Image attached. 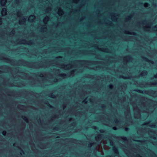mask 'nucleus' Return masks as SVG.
<instances>
[{
    "label": "nucleus",
    "instance_id": "1",
    "mask_svg": "<svg viewBox=\"0 0 157 157\" xmlns=\"http://www.w3.org/2000/svg\"><path fill=\"white\" fill-rule=\"evenodd\" d=\"M151 85L155 86H157V80H154L151 82Z\"/></svg>",
    "mask_w": 157,
    "mask_h": 157
},
{
    "label": "nucleus",
    "instance_id": "41",
    "mask_svg": "<svg viewBox=\"0 0 157 157\" xmlns=\"http://www.w3.org/2000/svg\"><path fill=\"white\" fill-rule=\"evenodd\" d=\"M147 100H148V101L149 100V99L148 98V99H147Z\"/></svg>",
    "mask_w": 157,
    "mask_h": 157
},
{
    "label": "nucleus",
    "instance_id": "38",
    "mask_svg": "<svg viewBox=\"0 0 157 157\" xmlns=\"http://www.w3.org/2000/svg\"><path fill=\"white\" fill-rule=\"evenodd\" d=\"M56 127L55 128H54L53 129H56Z\"/></svg>",
    "mask_w": 157,
    "mask_h": 157
},
{
    "label": "nucleus",
    "instance_id": "28",
    "mask_svg": "<svg viewBox=\"0 0 157 157\" xmlns=\"http://www.w3.org/2000/svg\"><path fill=\"white\" fill-rule=\"evenodd\" d=\"M92 144H91V143L89 144V146L90 147H91V145H92Z\"/></svg>",
    "mask_w": 157,
    "mask_h": 157
},
{
    "label": "nucleus",
    "instance_id": "56",
    "mask_svg": "<svg viewBox=\"0 0 157 157\" xmlns=\"http://www.w3.org/2000/svg\"><path fill=\"white\" fill-rule=\"evenodd\" d=\"M147 85H148V84H147Z\"/></svg>",
    "mask_w": 157,
    "mask_h": 157
},
{
    "label": "nucleus",
    "instance_id": "49",
    "mask_svg": "<svg viewBox=\"0 0 157 157\" xmlns=\"http://www.w3.org/2000/svg\"><path fill=\"white\" fill-rule=\"evenodd\" d=\"M156 35L157 36V33L156 34Z\"/></svg>",
    "mask_w": 157,
    "mask_h": 157
},
{
    "label": "nucleus",
    "instance_id": "18",
    "mask_svg": "<svg viewBox=\"0 0 157 157\" xmlns=\"http://www.w3.org/2000/svg\"><path fill=\"white\" fill-rule=\"evenodd\" d=\"M147 105H148V117L149 116V112H148V107H149V105L148 103Z\"/></svg>",
    "mask_w": 157,
    "mask_h": 157
},
{
    "label": "nucleus",
    "instance_id": "55",
    "mask_svg": "<svg viewBox=\"0 0 157 157\" xmlns=\"http://www.w3.org/2000/svg\"><path fill=\"white\" fill-rule=\"evenodd\" d=\"M147 155H148V154Z\"/></svg>",
    "mask_w": 157,
    "mask_h": 157
},
{
    "label": "nucleus",
    "instance_id": "21",
    "mask_svg": "<svg viewBox=\"0 0 157 157\" xmlns=\"http://www.w3.org/2000/svg\"><path fill=\"white\" fill-rule=\"evenodd\" d=\"M147 27H148V32L149 31V30L148 29V28H149V27L148 26H148H147Z\"/></svg>",
    "mask_w": 157,
    "mask_h": 157
},
{
    "label": "nucleus",
    "instance_id": "43",
    "mask_svg": "<svg viewBox=\"0 0 157 157\" xmlns=\"http://www.w3.org/2000/svg\"><path fill=\"white\" fill-rule=\"evenodd\" d=\"M23 41H25V40H23Z\"/></svg>",
    "mask_w": 157,
    "mask_h": 157
},
{
    "label": "nucleus",
    "instance_id": "11",
    "mask_svg": "<svg viewBox=\"0 0 157 157\" xmlns=\"http://www.w3.org/2000/svg\"><path fill=\"white\" fill-rule=\"evenodd\" d=\"M23 119L26 122H28V120L26 117H24Z\"/></svg>",
    "mask_w": 157,
    "mask_h": 157
},
{
    "label": "nucleus",
    "instance_id": "30",
    "mask_svg": "<svg viewBox=\"0 0 157 157\" xmlns=\"http://www.w3.org/2000/svg\"><path fill=\"white\" fill-rule=\"evenodd\" d=\"M137 157H140V155L139 154H138L137 155Z\"/></svg>",
    "mask_w": 157,
    "mask_h": 157
},
{
    "label": "nucleus",
    "instance_id": "15",
    "mask_svg": "<svg viewBox=\"0 0 157 157\" xmlns=\"http://www.w3.org/2000/svg\"><path fill=\"white\" fill-rule=\"evenodd\" d=\"M46 104L47 105H48V107H50V108H52V106L51 105H50L48 103H46Z\"/></svg>",
    "mask_w": 157,
    "mask_h": 157
},
{
    "label": "nucleus",
    "instance_id": "40",
    "mask_svg": "<svg viewBox=\"0 0 157 157\" xmlns=\"http://www.w3.org/2000/svg\"><path fill=\"white\" fill-rule=\"evenodd\" d=\"M21 151H22V152H23V153L24 154V152L22 150H21Z\"/></svg>",
    "mask_w": 157,
    "mask_h": 157
},
{
    "label": "nucleus",
    "instance_id": "8",
    "mask_svg": "<svg viewBox=\"0 0 157 157\" xmlns=\"http://www.w3.org/2000/svg\"><path fill=\"white\" fill-rule=\"evenodd\" d=\"M6 2V0H2L1 2V4L2 5H4L5 4Z\"/></svg>",
    "mask_w": 157,
    "mask_h": 157
},
{
    "label": "nucleus",
    "instance_id": "7",
    "mask_svg": "<svg viewBox=\"0 0 157 157\" xmlns=\"http://www.w3.org/2000/svg\"><path fill=\"white\" fill-rule=\"evenodd\" d=\"M153 105L155 108L157 107V102H154V104Z\"/></svg>",
    "mask_w": 157,
    "mask_h": 157
},
{
    "label": "nucleus",
    "instance_id": "46",
    "mask_svg": "<svg viewBox=\"0 0 157 157\" xmlns=\"http://www.w3.org/2000/svg\"><path fill=\"white\" fill-rule=\"evenodd\" d=\"M147 55H148V57L149 56L148 53Z\"/></svg>",
    "mask_w": 157,
    "mask_h": 157
},
{
    "label": "nucleus",
    "instance_id": "23",
    "mask_svg": "<svg viewBox=\"0 0 157 157\" xmlns=\"http://www.w3.org/2000/svg\"><path fill=\"white\" fill-rule=\"evenodd\" d=\"M2 22V19L1 18H0V24H1Z\"/></svg>",
    "mask_w": 157,
    "mask_h": 157
},
{
    "label": "nucleus",
    "instance_id": "45",
    "mask_svg": "<svg viewBox=\"0 0 157 157\" xmlns=\"http://www.w3.org/2000/svg\"><path fill=\"white\" fill-rule=\"evenodd\" d=\"M147 150H148V151H149V149L148 148Z\"/></svg>",
    "mask_w": 157,
    "mask_h": 157
},
{
    "label": "nucleus",
    "instance_id": "32",
    "mask_svg": "<svg viewBox=\"0 0 157 157\" xmlns=\"http://www.w3.org/2000/svg\"><path fill=\"white\" fill-rule=\"evenodd\" d=\"M94 129H96V127L95 126H94Z\"/></svg>",
    "mask_w": 157,
    "mask_h": 157
},
{
    "label": "nucleus",
    "instance_id": "16",
    "mask_svg": "<svg viewBox=\"0 0 157 157\" xmlns=\"http://www.w3.org/2000/svg\"><path fill=\"white\" fill-rule=\"evenodd\" d=\"M135 91L138 92H139V93H141V91L139 90H135Z\"/></svg>",
    "mask_w": 157,
    "mask_h": 157
},
{
    "label": "nucleus",
    "instance_id": "9",
    "mask_svg": "<svg viewBox=\"0 0 157 157\" xmlns=\"http://www.w3.org/2000/svg\"><path fill=\"white\" fill-rule=\"evenodd\" d=\"M152 157H157V155L154 152L153 153Z\"/></svg>",
    "mask_w": 157,
    "mask_h": 157
},
{
    "label": "nucleus",
    "instance_id": "5",
    "mask_svg": "<svg viewBox=\"0 0 157 157\" xmlns=\"http://www.w3.org/2000/svg\"><path fill=\"white\" fill-rule=\"evenodd\" d=\"M108 141H109L110 145V146H113V142L110 139H108Z\"/></svg>",
    "mask_w": 157,
    "mask_h": 157
},
{
    "label": "nucleus",
    "instance_id": "57",
    "mask_svg": "<svg viewBox=\"0 0 157 157\" xmlns=\"http://www.w3.org/2000/svg\"><path fill=\"white\" fill-rule=\"evenodd\" d=\"M149 0H148V1Z\"/></svg>",
    "mask_w": 157,
    "mask_h": 157
},
{
    "label": "nucleus",
    "instance_id": "3",
    "mask_svg": "<svg viewBox=\"0 0 157 157\" xmlns=\"http://www.w3.org/2000/svg\"><path fill=\"white\" fill-rule=\"evenodd\" d=\"M150 126L151 128H156L157 127V126L155 124H152L150 125Z\"/></svg>",
    "mask_w": 157,
    "mask_h": 157
},
{
    "label": "nucleus",
    "instance_id": "20",
    "mask_svg": "<svg viewBox=\"0 0 157 157\" xmlns=\"http://www.w3.org/2000/svg\"><path fill=\"white\" fill-rule=\"evenodd\" d=\"M131 57V56H128L126 57V58L130 59Z\"/></svg>",
    "mask_w": 157,
    "mask_h": 157
},
{
    "label": "nucleus",
    "instance_id": "26",
    "mask_svg": "<svg viewBox=\"0 0 157 157\" xmlns=\"http://www.w3.org/2000/svg\"><path fill=\"white\" fill-rule=\"evenodd\" d=\"M113 150H114L115 151H117V149H116V148H114L113 149Z\"/></svg>",
    "mask_w": 157,
    "mask_h": 157
},
{
    "label": "nucleus",
    "instance_id": "17",
    "mask_svg": "<svg viewBox=\"0 0 157 157\" xmlns=\"http://www.w3.org/2000/svg\"><path fill=\"white\" fill-rule=\"evenodd\" d=\"M115 122L116 124H118L119 123V121L117 120H116V121H115Z\"/></svg>",
    "mask_w": 157,
    "mask_h": 157
},
{
    "label": "nucleus",
    "instance_id": "51",
    "mask_svg": "<svg viewBox=\"0 0 157 157\" xmlns=\"http://www.w3.org/2000/svg\"><path fill=\"white\" fill-rule=\"evenodd\" d=\"M22 20L23 21H24V19H23Z\"/></svg>",
    "mask_w": 157,
    "mask_h": 157
},
{
    "label": "nucleus",
    "instance_id": "35",
    "mask_svg": "<svg viewBox=\"0 0 157 157\" xmlns=\"http://www.w3.org/2000/svg\"><path fill=\"white\" fill-rule=\"evenodd\" d=\"M149 131H148V132H147V133H148V135L149 134Z\"/></svg>",
    "mask_w": 157,
    "mask_h": 157
},
{
    "label": "nucleus",
    "instance_id": "42",
    "mask_svg": "<svg viewBox=\"0 0 157 157\" xmlns=\"http://www.w3.org/2000/svg\"><path fill=\"white\" fill-rule=\"evenodd\" d=\"M32 17H34V16H33V15H32Z\"/></svg>",
    "mask_w": 157,
    "mask_h": 157
},
{
    "label": "nucleus",
    "instance_id": "27",
    "mask_svg": "<svg viewBox=\"0 0 157 157\" xmlns=\"http://www.w3.org/2000/svg\"><path fill=\"white\" fill-rule=\"evenodd\" d=\"M153 138L154 139V140H156V137L155 136H153Z\"/></svg>",
    "mask_w": 157,
    "mask_h": 157
},
{
    "label": "nucleus",
    "instance_id": "14",
    "mask_svg": "<svg viewBox=\"0 0 157 157\" xmlns=\"http://www.w3.org/2000/svg\"><path fill=\"white\" fill-rule=\"evenodd\" d=\"M153 78H157V73L154 75Z\"/></svg>",
    "mask_w": 157,
    "mask_h": 157
},
{
    "label": "nucleus",
    "instance_id": "47",
    "mask_svg": "<svg viewBox=\"0 0 157 157\" xmlns=\"http://www.w3.org/2000/svg\"><path fill=\"white\" fill-rule=\"evenodd\" d=\"M113 129H114V130H115V129H114V128H113Z\"/></svg>",
    "mask_w": 157,
    "mask_h": 157
},
{
    "label": "nucleus",
    "instance_id": "24",
    "mask_svg": "<svg viewBox=\"0 0 157 157\" xmlns=\"http://www.w3.org/2000/svg\"><path fill=\"white\" fill-rule=\"evenodd\" d=\"M54 95L53 94H52L51 95V97L52 98H54Z\"/></svg>",
    "mask_w": 157,
    "mask_h": 157
},
{
    "label": "nucleus",
    "instance_id": "22",
    "mask_svg": "<svg viewBox=\"0 0 157 157\" xmlns=\"http://www.w3.org/2000/svg\"><path fill=\"white\" fill-rule=\"evenodd\" d=\"M131 34L133 35H136V34L135 33H133Z\"/></svg>",
    "mask_w": 157,
    "mask_h": 157
},
{
    "label": "nucleus",
    "instance_id": "44",
    "mask_svg": "<svg viewBox=\"0 0 157 157\" xmlns=\"http://www.w3.org/2000/svg\"><path fill=\"white\" fill-rule=\"evenodd\" d=\"M112 86V85L110 86V87L111 86Z\"/></svg>",
    "mask_w": 157,
    "mask_h": 157
},
{
    "label": "nucleus",
    "instance_id": "53",
    "mask_svg": "<svg viewBox=\"0 0 157 157\" xmlns=\"http://www.w3.org/2000/svg\"><path fill=\"white\" fill-rule=\"evenodd\" d=\"M147 13H148V11Z\"/></svg>",
    "mask_w": 157,
    "mask_h": 157
},
{
    "label": "nucleus",
    "instance_id": "34",
    "mask_svg": "<svg viewBox=\"0 0 157 157\" xmlns=\"http://www.w3.org/2000/svg\"><path fill=\"white\" fill-rule=\"evenodd\" d=\"M147 92H148V94L149 93V90H148Z\"/></svg>",
    "mask_w": 157,
    "mask_h": 157
},
{
    "label": "nucleus",
    "instance_id": "54",
    "mask_svg": "<svg viewBox=\"0 0 157 157\" xmlns=\"http://www.w3.org/2000/svg\"><path fill=\"white\" fill-rule=\"evenodd\" d=\"M149 47L148 46H147L148 48Z\"/></svg>",
    "mask_w": 157,
    "mask_h": 157
},
{
    "label": "nucleus",
    "instance_id": "37",
    "mask_svg": "<svg viewBox=\"0 0 157 157\" xmlns=\"http://www.w3.org/2000/svg\"><path fill=\"white\" fill-rule=\"evenodd\" d=\"M149 121H148V123H147L148 125V124H149Z\"/></svg>",
    "mask_w": 157,
    "mask_h": 157
},
{
    "label": "nucleus",
    "instance_id": "6",
    "mask_svg": "<svg viewBox=\"0 0 157 157\" xmlns=\"http://www.w3.org/2000/svg\"><path fill=\"white\" fill-rule=\"evenodd\" d=\"M148 63H151L152 64H154L155 63V62L154 61H152V60H151L148 59Z\"/></svg>",
    "mask_w": 157,
    "mask_h": 157
},
{
    "label": "nucleus",
    "instance_id": "4",
    "mask_svg": "<svg viewBox=\"0 0 157 157\" xmlns=\"http://www.w3.org/2000/svg\"><path fill=\"white\" fill-rule=\"evenodd\" d=\"M101 135H99L98 136H97L95 138V140L97 141H98L99 140H100Z\"/></svg>",
    "mask_w": 157,
    "mask_h": 157
},
{
    "label": "nucleus",
    "instance_id": "33",
    "mask_svg": "<svg viewBox=\"0 0 157 157\" xmlns=\"http://www.w3.org/2000/svg\"><path fill=\"white\" fill-rule=\"evenodd\" d=\"M147 5H148V7L150 6V5L148 3Z\"/></svg>",
    "mask_w": 157,
    "mask_h": 157
},
{
    "label": "nucleus",
    "instance_id": "25",
    "mask_svg": "<svg viewBox=\"0 0 157 157\" xmlns=\"http://www.w3.org/2000/svg\"><path fill=\"white\" fill-rule=\"evenodd\" d=\"M122 139H123V140H124L125 141H127V139L125 138H122Z\"/></svg>",
    "mask_w": 157,
    "mask_h": 157
},
{
    "label": "nucleus",
    "instance_id": "48",
    "mask_svg": "<svg viewBox=\"0 0 157 157\" xmlns=\"http://www.w3.org/2000/svg\"><path fill=\"white\" fill-rule=\"evenodd\" d=\"M1 72V71H0V73Z\"/></svg>",
    "mask_w": 157,
    "mask_h": 157
},
{
    "label": "nucleus",
    "instance_id": "39",
    "mask_svg": "<svg viewBox=\"0 0 157 157\" xmlns=\"http://www.w3.org/2000/svg\"><path fill=\"white\" fill-rule=\"evenodd\" d=\"M148 38H149V37H148H148H147V38H148Z\"/></svg>",
    "mask_w": 157,
    "mask_h": 157
},
{
    "label": "nucleus",
    "instance_id": "12",
    "mask_svg": "<svg viewBox=\"0 0 157 157\" xmlns=\"http://www.w3.org/2000/svg\"><path fill=\"white\" fill-rule=\"evenodd\" d=\"M152 5L155 7H156L157 6V5L156 3H152Z\"/></svg>",
    "mask_w": 157,
    "mask_h": 157
},
{
    "label": "nucleus",
    "instance_id": "36",
    "mask_svg": "<svg viewBox=\"0 0 157 157\" xmlns=\"http://www.w3.org/2000/svg\"><path fill=\"white\" fill-rule=\"evenodd\" d=\"M136 141H137V142H140V140H136Z\"/></svg>",
    "mask_w": 157,
    "mask_h": 157
},
{
    "label": "nucleus",
    "instance_id": "19",
    "mask_svg": "<svg viewBox=\"0 0 157 157\" xmlns=\"http://www.w3.org/2000/svg\"><path fill=\"white\" fill-rule=\"evenodd\" d=\"M129 130V128H125V130L126 131H128Z\"/></svg>",
    "mask_w": 157,
    "mask_h": 157
},
{
    "label": "nucleus",
    "instance_id": "29",
    "mask_svg": "<svg viewBox=\"0 0 157 157\" xmlns=\"http://www.w3.org/2000/svg\"><path fill=\"white\" fill-rule=\"evenodd\" d=\"M130 18V17L129 16V17H128V18L127 19V20L128 21L129 20V19Z\"/></svg>",
    "mask_w": 157,
    "mask_h": 157
},
{
    "label": "nucleus",
    "instance_id": "2",
    "mask_svg": "<svg viewBox=\"0 0 157 157\" xmlns=\"http://www.w3.org/2000/svg\"><path fill=\"white\" fill-rule=\"evenodd\" d=\"M151 29L154 32H157V24L153 26L151 28Z\"/></svg>",
    "mask_w": 157,
    "mask_h": 157
},
{
    "label": "nucleus",
    "instance_id": "10",
    "mask_svg": "<svg viewBox=\"0 0 157 157\" xmlns=\"http://www.w3.org/2000/svg\"><path fill=\"white\" fill-rule=\"evenodd\" d=\"M2 134H3V135L4 136H5L6 135V131H3V132H2Z\"/></svg>",
    "mask_w": 157,
    "mask_h": 157
},
{
    "label": "nucleus",
    "instance_id": "50",
    "mask_svg": "<svg viewBox=\"0 0 157 157\" xmlns=\"http://www.w3.org/2000/svg\"><path fill=\"white\" fill-rule=\"evenodd\" d=\"M122 78H124V77H122Z\"/></svg>",
    "mask_w": 157,
    "mask_h": 157
},
{
    "label": "nucleus",
    "instance_id": "31",
    "mask_svg": "<svg viewBox=\"0 0 157 157\" xmlns=\"http://www.w3.org/2000/svg\"><path fill=\"white\" fill-rule=\"evenodd\" d=\"M100 132H101H101H102V130H100Z\"/></svg>",
    "mask_w": 157,
    "mask_h": 157
},
{
    "label": "nucleus",
    "instance_id": "13",
    "mask_svg": "<svg viewBox=\"0 0 157 157\" xmlns=\"http://www.w3.org/2000/svg\"><path fill=\"white\" fill-rule=\"evenodd\" d=\"M6 9L5 8H4L2 10V13H5L6 12Z\"/></svg>",
    "mask_w": 157,
    "mask_h": 157
},
{
    "label": "nucleus",
    "instance_id": "52",
    "mask_svg": "<svg viewBox=\"0 0 157 157\" xmlns=\"http://www.w3.org/2000/svg\"><path fill=\"white\" fill-rule=\"evenodd\" d=\"M57 71H59L58 70H57Z\"/></svg>",
    "mask_w": 157,
    "mask_h": 157
}]
</instances>
